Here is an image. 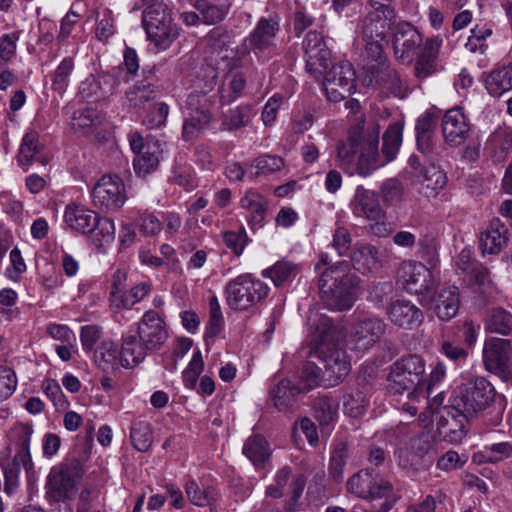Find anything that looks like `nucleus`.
I'll return each mask as SVG.
<instances>
[{
    "label": "nucleus",
    "mask_w": 512,
    "mask_h": 512,
    "mask_svg": "<svg viewBox=\"0 0 512 512\" xmlns=\"http://www.w3.org/2000/svg\"><path fill=\"white\" fill-rule=\"evenodd\" d=\"M347 489L355 496L368 501L391 499L393 491L389 481L375 478L367 470L354 474L347 482Z\"/></svg>",
    "instance_id": "4468645a"
},
{
    "label": "nucleus",
    "mask_w": 512,
    "mask_h": 512,
    "mask_svg": "<svg viewBox=\"0 0 512 512\" xmlns=\"http://www.w3.org/2000/svg\"><path fill=\"white\" fill-rule=\"evenodd\" d=\"M117 345L112 341H103L95 353V362L103 371H113L119 364Z\"/></svg>",
    "instance_id": "a18cd8bd"
},
{
    "label": "nucleus",
    "mask_w": 512,
    "mask_h": 512,
    "mask_svg": "<svg viewBox=\"0 0 512 512\" xmlns=\"http://www.w3.org/2000/svg\"><path fill=\"white\" fill-rule=\"evenodd\" d=\"M185 491L189 500L197 506H208L210 512H215L212 507L216 500V492L211 487L200 489L197 483L190 480L185 485Z\"/></svg>",
    "instance_id": "8fccbe9b"
},
{
    "label": "nucleus",
    "mask_w": 512,
    "mask_h": 512,
    "mask_svg": "<svg viewBox=\"0 0 512 512\" xmlns=\"http://www.w3.org/2000/svg\"><path fill=\"white\" fill-rule=\"evenodd\" d=\"M204 369V361L201 352L196 351L192 359L190 360L188 366L183 371V382L185 386L189 389H195L197 385V380L200 374Z\"/></svg>",
    "instance_id": "13d9d810"
},
{
    "label": "nucleus",
    "mask_w": 512,
    "mask_h": 512,
    "mask_svg": "<svg viewBox=\"0 0 512 512\" xmlns=\"http://www.w3.org/2000/svg\"><path fill=\"white\" fill-rule=\"evenodd\" d=\"M366 405L367 400L364 393L357 390L344 397L343 410L348 416L358 418L364 413Z\"/></svg>",
    "instance_id": "052dcab7"
},
{
    "label": "nucleus",
    "mask_w": 512,
    "mask_h": 512,
    "mask_svg": "<svg viewBox=\"0 0 512 512\" xmlns=\"http://www.w3.org/2000/svg\"><path fill=\"white\" fill-rule=\"evenodd\" d=\"M162 153V144L159 140L146 142L145 151L134 158L133 165L135 172L140 176L154 172L158 168Z\"/></svg>",
    "instance_id": "72a5a7b5"
},
{
    "label": "nucleus",
    "mask_w": 512,
    "mask_h": 512,
    "mask_svg": "<svg viewBox=\"0 0 512 512\" xmlns=\"http://www.w3.org/2000/svg\"><path fill=\"white\" fill-rule=\"evenodd\" d=\"M302 45L306 57V70L319 78L328 68L331 58V52L323 36L316 31H309Z\"/></svg>",
    "instance_id": "dca6fc26"
},
{
    "label": "nucleus",
    "mask_w": 512,
    "mask_h": 512,
    "mask_svg": "<svg viewBox=\"0 0 512 512\" xmlns=\"http://www.w3.org/2000/svg\"><path fill=\"white\" fill-rule=\"evenodd\" d=\"M98 120L97 111L93 108H84L74 113L71 126L75 133L85 134L87 129L93 127Z\"/></svg>",
    "instance_id": "4d7b16f0"
},
{
    "label": "nucleus",
    "mask_w": 512,
    "mask_h": 512,
    "mask_svg": "<svg viewBox=\"0 0 512 512\" xmlns=\"http://www.w3.org/2000/svg\"><path fill=\"white\" fill-rule=\"evenodd\" d=\"M97 217L98 214L94 211L82 205L70 203L65 207L63 219L70 230L86 235L97 223Z\"/></svg>",
    "instance_id": "7c9ffc66"
},
{
    "label": "nucleus",
    "mask_w": 512,
    "mask_h": 512,
    "mask_svg": "<svg viewBox=\"0 0 512 512\" xmlns=\"http://www.w3.org/2000/svg\"><path fill=\"white\" fill-rule=\"evenodd\" d=\"M481 453L484 455L487 462L497 463L512 456V444L509 442H500L486 445L483 447Z\"/></svg>",
    "instance_id": "e2e57ef3"
},
{
    "label": "nucleus",
    "mask_w": 512,
    "mask_h": 512,
    "mask_svg": "<svg viewBox=\"0 0 512 512\" xmlns=\"http://www.w3.org/2000/svg\"><path fill=\"white\" fill-rule=\"evenodd\" d=\"M309 346L310 355L324 365L326 386L340 384L350 372V361L340 347L341 331L325 315H311Z\"/></svg>",
    "instance_id": "f03ea898"
},
{
    "label": "nucleus",
    "mask_w": 512,
    "mask_h": 512,
    "mask_svg": "<svg viewBox=\"0 0 512 512\" xmlns=\"http://www.w3.org/2000/svg\"><path fill=\"white\" fill-rule=\"evenodd\" d=\"M240 205L250 213V223L261 226L266 216V200L264 197L254 190H249L241 199Z\"/></svg>",
    "instance_id": "79ce46f5"
},
{
    "label": "nucleus",
    "mask_w": 512,
    "mask_h": 512,
    "mask_svg": "<svg viewBox=\"0 0 512 512\" xmlns=\"http://www.w3.org/2000/svg\"><path fill=\"white\" fill-rule=\"evenodd\" d=\"M380 127L376 122L361 123L349 130L348 138L337 144L336 161L345 173L368 177L396 158L402 143V125L393 123L383 134L379 152Z\"/></svg>",
    "instance_id": "f257e3e1"
},
{
    "label": "nucleus",
    "mask_w": 512,
    "mask_h": 512,
    "mask_svg": "<svg viewBox=\"0 0 512 512\" xmlns=\"http://www.w3.org/2000/svg\"><path fill=\"white\" fill-rule=\"evenodd\" d=\"M222 240L226 247L230 249L234 255L240 256L248 243V236L244 227H240L237 231H225L222 233Z\"/></svg>",
    "instance_id": "bf43d9fd"
},
{
    "label": "nucleus",
    "mask_w": 512,
    "mask_h": 512,
    "mask_svg": "<svg viewBox=\"0 0 512 512\" xmlns=\"http://www.w3.org/2000/svg\"><path fill=\"white\" fill-rule=\"evenodd\" d=\"M194 7L200 14L203 22L207 25H214L221 22L227 13L224 8L210 3L208 0H196Z\"/></svg>",
    "instance_id": "864d4df0"
},
{
    "label": "nucleus",
    "mask_w": 512,
    "mask_h": 512,
    "mask_svg": "<svg viewBox=\"0 0 512 512\" xmlns=\"http://www.w3.org/2000/svg\"><path fill=\"white\" fill-rule=\"evenodd\" d=\"M324 383L326 385L325 376L322 370L314 363L304 365L300 374L301 392L312 390Z\"/></svg>",
    "instance_id": "603ef678"
},
{
    "label": "nucleus",
    "mask_w": 512,
    "mask_h": 512,
    "mask_svg": "<svg viewBox=\"0 0 512 512\" xmlns=\"http://www.w3.org/2000/svg\"><path fill=\"white\" fill-rule=\"evenodd\" d=\"M256 175H269L282 169L284 162L276 155H262L254 160Z\"/></svg>",
    "instance_id": "338daca9"
},
{
    "label": "nucleus",
    "mask_w": 512,
    "mask_h": 512,
    "mask_svg": "<svg viewBox=\"0 0 512 512\" xmlns=\"http://www.w3.org/2000/svg\"><path fill=\"white\" fill-rule=\"evenodd\" d=\"M20 33L21 31H14L0 36V60L3 63H9L16 57Z\"/></svg>",
    "instance_id": "680f3d73"
},
{
    "label": "nucleus",
    "mask_w": 512,
    "mask_h": 512,
    "mask_svg": "<svg viewBox=\"0 0 512 512\" xmlns=\"http://www.w3.org/2000/svg\"><path fill=\"white\" fill-rule=\"evenodd\" d=\"M114 222L107 217H97V223L88 231V239L97 248L110 245L115 239Z\"/></svg>",
    "instance_id": "4c0bfd02"
},
{
    "label": "nucleus",
    "mask_w": 512,
    "mask_h": 512,
    "mask_svg": "<svg viewBox=\"0 0 512 512\" xmlns=\"http://www.w3.org/2000/svg\"><path fill=\"white\" fill-rule=\"evenodd\" d=\"M470 132V123L461 108L448 110L442 119V133L451 146H459L466 141Z\"/></svg>",
    "instance_id": "5701e85b"
},
{
    "label": "nucleus",
    "mask_w": 512,
    "mask_h": 512,
    "mask_svg": "<svg viewBox=\"0 0 512 512\" xmlns=\"http://www.w3.org/2000/svg\"><path fill=\"white\" fill-rule=\"evenodd\" d=\"M186 103L188 115L183 124L182 136L184 140L190 141L208 127L212 119L211 102L205 94L195 92L189 94Z\"/></svg>",
    "instance_id": "ddd939ff"
},
{
    "label": "nucleus",
    "mask_w": 512,
    "mask_h": 512,
    "mask_svg": "<svg viewBox=\"0 0 512 512\" xmlns=\"http://www.w3.org/2000/svg\"><path fill=\"white\" fill-rule=\"evenodd\" d=\"M169 113V106L164 102H158L153 105L143 119V124L148 128H158L165 124Z\"/></svg>",
    "instance_id": "0e129e2a"
},
{
    "label": "nucleus",
    "mask_w": 512,
    "mask_h": 512,
    "mask_svg": "<svg viewBox=\"0 0 512 512\" xmlns=\"http://www.w3.org/2000/svg\"><path fill=\"white\" fill-rule=\"evenodd\" d=\"M297 273V265L290 261L280 260L272 267L265 269L262 275L266 278H270L275 286H281L295 278Z\"/></svg>",
    "instance_id": "49530a36"
},
{
    "label": "nucleus",
    "mask_w": 512,
    "mask_h": 512,
    "mask_svg": "<svg viewBox=\"0 0 512 512\" xmlns=\"http://www.w3.org/2000/svg\"><path fill=\"white\" fill-rule=\"evenodd\" d=\"M484 329L488 333L511 335L512 314L500 307L491 309L485 319Z\"/></svg>",
    "instance_id": "58836bf2"
},
{
    "label": "nucleus",
    "mask_w": 512,
    "mask_h": 512,
    "mask_svg": "<svg viewBox=\"0 0 512 512\" xmlns=\"http://www.w3.org/2000/svg\"><path fill=\"white\" fill-rule=\"evenodd\" d=\"M246 86V78L241 72L229 74L220 89V101L230 104L243 95Z\"/></svg>",
    "instance_id": "c03bdc74"
},
{
    "label": "nucleus",
    "mask_w": 512,
    "mask_h": 512,
    "mask_svg": "<svg viewBox=\"0 0 512 512\" xmlns=\"http://www.w3.org/2000/svg\"><path fill=\"white\" fill-rule=\"evenodd\" d=\"M385 330L386 324L382 319L376 317L365 318L352 326L347 345L353 351L364 352L381 339Z\"/></svg>",
    "instance_id": "2eb2a0df"
},
{
    "label": "nucleus",
    "mask_w": 512,
    "mask_h": 512,
    "mask_svg": "<svg viewBox=\"0 0 512 512\" xmlns=\"http://www.w3.org/2000/svg\"><path fill=\"white\" fill-rule=\"evenodd\" d=\"M420 192L426 197H435L446 185L445 173L436 165L429 164L421 176Z\"/></svg>",
    "instance_id": "e433bc0d"
},
{
    "label": "nucleus",
    "mask_w": 512,
    "mask_h": 512,
    "mask_svg": "<svg viewBox=\"0 0 512 512\" xmlns=\"http://www.w3.org/2000/svg\"><path fill=\"white\" fill-rule=\"evenodd\" d=\"M74 70V59L65 57L54 71L52 77V88L59 93L65 91L69 84V76Z\"/></svg>",
    "instance_id": "5fc2aeb1"
},
{
    "label": "nucleus",
    "mask_w": 512,
    "mask_h": 512,
    "mask_svg": "<svg viewBox=\"0 0 512 512\" xmlns=\"http://www.w3.org/2000/svg\"><path fill=\"white\" fill-rule=\"evenodd\" d=\"M48 161V157L43 153V145L39 142V134L34 130L27 132L18 150V164L26 169L34 162L46 166Z\"/></svg>",
    "instance_id": "bb28decb"
},
{
    "label": "nucleus",
    "mask_w": 512,
    "mask_h": 512,
    "mask_svg": "<svg viewBox=\"0 0 512 512\" xmlns=\"http://www.w3.org/2000/svg\"><path fill=\"white\" fill-rule=\"evenodd\" d=\"M138 337L151 350H159L168 339L166 323L161 315L154 311H146L137 326Z\"/></svg>",
    "instance_id": "aec40b11"
},
{
    "label": "nucleus",
    "mask_w": 512,
    "mask_h": 512,
    "mask_svg": "<svg viewBox=\"0 0 512 512\" xmlns=\"http://www.w3.org/2000/svg\"><path fill=\"white\" fill-rule=\"evenodd\" d=\"M160 89L158 86L149 80L137 81L126 92V99L129 105L133 108H143L149 101H153L160 96Z\"/></svg>",
    "instance_id": "f704fd0d"
},
{
    "label": "nucleus",
    "mask_w": 512,
    "mask_h": 512,
    "mask_svg": "<svg viewBox=\"0 0 512 512\" xmlns=\"http://www.w3.org/2000/svg\"><path fill=\"white\" fill-rule=\"evenodd\" d=\"M42 388L57 410H65L68 407L69 403L57 381L47 379L43 382Z\"/></svg>",
    "instance_id": "774afa93"
},
{
    "label": "nucleus",
    "mask_w": 512,
    "mask_h": 512,
    "mask_svg": "<svg viewBox=\"0 0 512 512\" xmlns=\"http://www.w3.org/2000/svg\"><path fill=\"white\" fill-rule=\"evenodd\" d=\"M323 87L329 101L340 102L354 93L356 73L351 63L340 61L325 73Z\"/></svg>",
    "instance_id": "f8f14e48"
},
{
    "label": "nucleus",
    "mask_w": 512,
    "mask_h": 512,
    "mask_svg": "<svg viewBox=\"0 0 512 512\" xmlns=\"http://www.w3.org/2000/svg\"><path fill=\"white\" fill-rule=\"evenodd\" d=\"M243 454L256 468H260L270 459L271 448L263 436L253 435L244 443Z\"/></svg>",
    "instance_id": "c9c22d12"
},
{
    "label": "nucleus",
    "mask_w": 512,
    "mask_h": 512,
    "mask_svg": "<svg viewBox=\"0 0 512 512\" xmlns=\"http://www.w3.org/2000/svg\"><path fill=\"white\" fill-rule=\"evenodd\" d=\"M376 83L388 92L397 95L401 91V79L396 70L384 63L373 74Z\"/></svg>",
    "instance_id": "3c124183"
},
{
    "label": "nucleus",
    "mask_w": 512,
    "mask_h": 512,
    "mask_svg": "<svg viewBox=\"0 0 512 512\" xmlns=\"http://www.w3.org/2000/svg\"><path fill=\"white\" fill-rule=\"evenodd\" d=\"M17 377L13 369L0 365V401L8 399L16 390Z\"/></svg>",
    "instance_id": "69168bd1"
},
{
    "label": "nucleus",
    "mask_w": 512,
    "mask_h": 512,
    "mask_svg": "<svg viewBox=\"0 0 512 512\" xmlns=\"http://www.w3.org/2000/svg\"><path fill=\"white\" fill-rule=\"evenodd\" d=\"M389 320L402 329H414L421 325L424 319L423 312L408 300H396L388 309Z\"/></svg>",
    "instance_id": "393cba45"
},
{
    "label": "nucleus",
    "mask_w": 512,
    "mask_h": 512,
    "mask_svg": "<svg viewBox=\"0 0 512 512\" xmlns=\"http://www.w3.org/2000/svg\"><path fill=\"white\" fill-rule=\"evenodd\" d=\"M152 353L151 350L136 335H123L119 353V364L125 369H131L142 363Z\"/></svg>",
    "instance_id": "a878e982"
},
{
    "label": "nucleus",
    "mask_w": 512,
    "mask_h": 512,
    "mask_svg": "<svg viewBox=\"0 0 512 512\" xmlns=\"http://www.w3.org/2000/svg\"><path fill=\"white\" fill-rule=\"evenodd\" d=\"M397 282L409 293L422 294L433 286L432 273L424 264L404 261L397 271Z\"/></svg>",
    "instance_id": "a211bd4d"
},
{
    "label": "nucleus",
    "mask_w": 512,
    "mask_h": 512,
    "mask_svg": "<svg viewBox=\"0 0 512 512\" xmlns=\"http://www.w3.org/2000/svg\"><path fill=\"white\" fill-rule=\"evenodd\" d=\"M434 446L435 441L430 433H420L396 450L395 456L398 465L404 469L416 468L421 464L424 457L434 449Z\"/></svg>",
    "instance_id": "6ab92c4d"
},
{
    "label": "nucleus",
    "mask_w": 512,
    "mask_h": 512,
    "mask_svg": "<svg viewBox=\"0 0 512 512\" xmlns=\"http://www.w3.org/2000/svg\"><path fill=\"white\" fill-rule=\"evenodd\" d=\"M279 26L273 19L262 18L250 35V44L259 50H264L272 45Z\"/></svg>",
    "instance_id": "ea45409f"
},
{
    "label": "nucleus",
    "mask_w": 512,
    "mask_h": 512,
    "mask_svg": "<svg viewBox=\"0 0 512 512\" xmlns=\"http://www.w3.org/2000/svg\"><path fill=\"white\" fill-rule=\"evenodd\" d=\"M338 409V400L328 395H319L313 404L314 416L322 426L336 421Z\"/></svg>",
    "instance_id": "a19ab883"
},
{
    "label": "nucleus",
    "mask_w": 512,
    "mask_h": 512,
    "mask_svg": "<svg viewBox=\"0 0 512 512\" xmlns=\"http://www.w3.org/2000/svg\"><path fill=\"white\" fill-rule=\"evenodd\" d=\"M142 21L148 40L158 50L168 49L178 37V29L173 24L171 11L163 2L146 7Z\"/></svg>",
    "instance_id": "0eeeda50"
},
{
    "label": "nucleus",
    "mask_w": 512,
    "mask_h": 512,
    "mask_svg": "<svg viewBox=\"0 0 512 512\" xmlns=\"http://www.w3.org/2000/svg\"><path fill=\"white\" fill-rule=\"evenodd\" d=\"M82 476L83 471L77 461L54 466L47 476V496L56 502L72 500L77 494Z\"/></svg>",
    "instance_id": "6e6552de"
},
{
    "label": "nucleus",
    "mask_w": 512,
    "mask_h": 512,
    "mask_svg": "<svg viewBox=\"0 0 512 512\" xmlns=\"http://www.w3.org/2000/svg\"><path fill=\"white\" fill-rule=\"evenodd\" d=\"M348 458V448L344 442L338 443L331 455L329 472L337 482L342 480L343 468Z\"/></svg>",
    "instance_id": "6e6d98bb"
},
{
    "label": "nucleus",
    "mask_w": 512,
    "mask_h": 512,
    "mask_svg": "<svg viewBox=\"0 0 512 512\" xmlns=\"http://www.w3.org/2000/svg\"><path fill=\"white\" fill-rule=\"evenodd\" d=\"M301 393V388L290 380H281L272 390L274 405L279 411H284L295 402L296 395Z\"/></svg>",
    "instance_id": "37998d69"
},
{
    "label": "nucleus",
    "mask_w": 512,
    "mask_h": 512,
    "mask_svg": "<svg viewBox=\"0 0 512 512\" xmlns=\"http://www.w3.org/2000/svg\"><path fill=\"white\" fill-rule=\"evenodd\" d=\"M372 7L373 10L370 11L363 20V38L384 40L395 23V11L390 6L382 4L379 1L372 4Z\"/></svg>",
    "instance_id": "f3484780"
},
{
    "label": "nucleus",
    "mask_w": 512,
    "mask_h": 512,
    "mask_svg": "<svg viewBox=\"0 0 512 512\" xmlns=\"http://www.w3.org/2000/svg\"><path fill=\"white\" fill-rule=\"evenodd\" d=\"M33 432L32 424L22 422L15 424L10 430V441L17 448L14 457H16L17 461L22 462V466L26 471L33 467L30 455V441Z\"/></svg>",
    "instance_id": "cd10ccee"
},
{
    "label": "nucleus",
    "mask_w": 512,
    "mask_h": 512,
    "mask_svg": "<svg viewBox=\"0 0 512 512\" xmlns=\"http://www.w3.org/2000/svg\"><path fill=\"white\" fill-rule=\"evenodd\" d=\"M255 112L251 105H240L228 111L222 125L226 130H238L249 124Z\"/></svg>",
    "instance_id": "de8ad7c7"
},
{
    "label": "nucleus",
    "mask_w": 512,
    "mask_h": 512,
    "mask_svg": "<svg viewBox=\"0 0 512 512\" xmlns=\"http://www.w3.org/2000/svg\"><path fill=\"white\" fill-rule=\"evenodd\" d=\"M360 279L350 271L348 261H339L322 272L319 279L321 299L335 311L350 309L359 294Z\"/></svg>",
    "instance_id": "20e7f679"
},
{
    "label": "nucleus",
    "mask_w": 512,
    "mask_h": 512,
    "mask_svg": "<svg viewBox=\"0 0 512 512\" xmlns=\"http://www.w3.org/2000/svg\"><path fill=\"white\" fill-rule=\"evenodd\" d=\"M385 252L375 245L357 242L350 254V262L355 270L365 274L378 271L382 267Z\"/></svg>",
    "instance_id": "4be33fe9"
},
{
    "label": "nucleus",
    "mask_w": 512,
    "mask_h": 512,
    "mask_svg": "<svg viewBox=\"0 0 512 512\" xmlns=\"http://www.w3.org/2000/svg\"><path fill=\"white\" fill-rule=\"evenodd\" d=\"M91 197L101 211H117L127 200L124 181L118 175H104L94 185Z\"/></svg>",
    "instance_id": "9b49d317"
},
{
    "label": "nucleus",
    "mask_w": 512,
    "mask_h": 512,
    "mask_svg": "<svg viewBox=\"0 0 512 512\" xmlns=\"http://www.w3.org/2000/svg\"><path fill=\"white\" fill-rule=\"evenodd\" d=\"M426 362L418 354L402 356L390 367L387 377L389 393L401 395L404 392L420 391V384L424 380Z\"/></svg>",
    "instance_id": "39448f33"
},
{
    "label": "nucleus",
    "mask_w": 512,
    "mask_h": 512,
    "mask_svg": "<svg viewBox=\"0 0 512 512\" xmlns=\"http://www.w3.org/2000/svg\"><path fill=\"white\" fill-rule=\"evenodd\" d=\"M305 486V480L302 477H293L291 469L281 468L275 476V484L266 489V494L273 498H280L288 495L293 504L300 498Z\"/></svg>",
    "instance_id": "b1692460"
},
{
    "label": "nucleus",
    "mask_w": 512,
    "mask_h": 512,
    "mask_svg": "<svg viewBox=\"0 0 512 512\" xmlns=\"http://www.w3.org/2000/svg\"><path fill=\"white\" fill-rule=\"evenodd\" d=\"M496 391L493 385L483 377L467 381L458 386L452 396V407H444L451 422L445 419L448 431L455 433L464 428V421L491 408L495 402Z\"/></svg>",
    "instance_id": "7ed1b4c3"
},
{
    "label": "nucleus",
    "mask_w": 512,
    "mask_h": 512,
    "mask_svg": "<svg viewBox=\"0 0 512 512\" xmlns=\"http://www.w3.org/2000/svg\"><path fill=\"white\" fill-rule=\"evenodd\" d=\"M508 244V228L499 219H493L480 236V249L483 254H498Z\"/></svg>",
    "instance_id": "c85d7f7f"
},
{
    "label": "nucleus",
    "mask_w": 512,
    "mask_h": 512,
    "mask_svg": "<svg viewBox=\"0 0 512 512\" xmlns=\"http://www.w3.org/2000/svg\"><path fill=\"white\" fill-rule=\"evenodd\" d=\"M130 439L135 449L140 452L148 451L153 442L150 424L142 420L134 421L131 426Z\"/></svg>",
    "instance_id": "09e8293b"
},
{
    "label": "nucleus",
    "mask_w": 512,
    "mask_h": 512,
    "mask_svg": "<svg viewBox=\"0 0 512 512\" xmlns=\"http://www.w3.org/2000/svg\"><path fill=\"white\" fill-rule=\"evenodd\" d=\"M441 45L442 39L440 37H433L426 40L414 68L417 78L425 79L440 69L438 65V53Z\"/></svg>",
    "instance_id": "c756f323"
},
{
    "label": "nucleus",
    "mask_w": 512,
    "mask_h": 512,
    "mask_svg": "<svg viewBox=\"0 0 512 512\" xmlns=\"http://www.w3.org/2000/svg\"><path fill=\"white\" fill-rule=\"evenodd\" d=\"M350 208L354 216L374 222L371 225L374 235L383 237L388 234L385 226V211L375 191L358 186L350 202Z\"/></svg>",
    "instance_id": "1a4fd4ad"
},
{
    "label": "nucleus",
    "mask_w": 512,
    "mask_h": 512,
    "mask_svg": "<svg viewBox=\"0 0 512 512\" xmlns=\"http://www.w3.org/2000/svg\"><path fill=\"white\" fill-rule=\"evenodd\" d=\"M459 290L455 286L441 289L432 300V309L439 319L448 321L452 319L459 309Z\"/></svg>",
    "instance_id": "2f4dec72"
},
{
    "label": "nucleus",
    "mask_w": 512,
    "mask_h": 512,
    "mask_svg": "<svg viewBox=\"0 0 512 512\" xmlns=\"http://www.w3.org/2000/svg\"><path fill=\"white\" fill-rule=\"evenodd\" d=\"M485 88L493 97H500L512 90V64L498 66L487 73Z\"/></svg>",
    "instance_id": "473e14b6"
},
{
    "label": "nucleus",
    "mask_w": 512,
    "mask_h": 512,
    "mask_svg": "<svg viewBox=\"0 0 512 512\" xmlns=\"http://www.w3.org/2000/svg\"><path fill=\"white\" fill-rule=\"evenodd\" d=\"M421 43L422 36L414 26L407 22L397 25L393 38L394 52L397 59L403 63H410Z\"/></svg>",
    "instance_id": "412c9836"
},
{
    "label": "nucleus",
    "mask_w": 512,
    "mask_h": 512,
    "mask_svg": "<svg viewBox=\"0 0 512 512\" xmlns=\"http://www.w3.org/2000/svg\"><path fill=\"white\" fill-rule=\"evenodd\" d=\"M268 292V285L249 273L231 279L224 289L227 305L237 311H245L258 304Z\"/></svg>",
    "instance_id": "423d86ee"
},
{
    "label": "nucleus",
    "mask_w": 512,
    "mask_h": 512,
    "mask_svg": "<svg viewBox=\"0 0 512 512\" xmlns=\"http://www.w3.org/2000/svg\"><path fill=\"white\" fill-rule=\"evenodd\" d=\"M485 369L504 382H512V344L509 339L490 337L482 350Z\"/></svg>",
    "instance_id": "9d476101"
}]
</instances>
